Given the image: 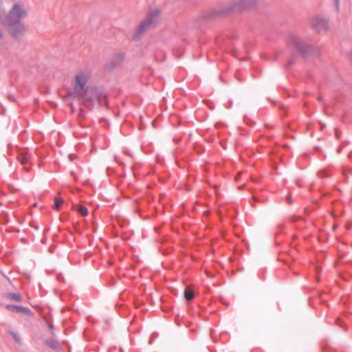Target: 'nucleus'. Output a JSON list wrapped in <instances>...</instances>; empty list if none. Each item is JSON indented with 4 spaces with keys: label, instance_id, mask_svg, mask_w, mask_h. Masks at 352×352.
Wrapping results in <instances>:
<instances>
[{
    "label": "nucleus",
    "instance_id": "13",
    "mask_svg": "<svg viewBox=\"0 0 352 352\" xmlns=\"http://www.w3.org/2000/svg\"><path fill=\"white\" fill-rule=\"evenodd\" d=\"M69 157L71 158L72 160H73L75 158L74 156H72V155H69Z\"/></svg>",
    "mask_w": 352,
    "mask_h": 352
},
{
    "label": "nucleus",
    "instance_id": "5",
    "mask_svg": "<svg viewBox=\"0 0 352 352\" xmlns=\"http://www.w3.org/2000/svg\"><path fill=\"white\" fill-rule=\"evenodd\" d=\"M6 308L8 309V310H10V311H14V312H23L25 314H29L30 313V311L29 309L28 308H25V307H19V306H15V305H7L6 306Z\"/></svg>",
    "mask_w": 352,
    "mask_h": 352
},
{
    "label": "nucleus",
    "instance_id": "4",
    "mask_svg": "<svg viewBox=\"0 0 352 352\" xmlns=\"http://www.w3.org/2000/svg\"><path fill=\"white\" fill-rule=\"evenodd\" d=\"M9 34L16 38L22 36L25 32V25L21 22L0 23Z\"/></svg>",
    "mask_w": 352,
    "mask_h": 352
},
{
    "label": "nucleus",
    "instance_id": "7",
    "mask_svg": "<svg viewBox=\"0 0 352 352\" xmlns=\"http://www.w3.org/2000/svg\"><path fill=\"white\" fill-rule=\"evenodd\" d=\"M64 204V199L62 198H55L54 200V209L56 210H59L61 208V206Z\"/></svg>",
    "mask_w": 352,
    "mask_h": 352
},
{
    "label": "nucleus",
    "instance_id": "14",
    "mask_svg": "<svg viewBox=\"0 0 352 352\" xmlns=\"http://www.w3.org/2000/svg\"><path fill=\"white\" fill-rule=\"evenodd\" d=\"M24 169H25V170H29V168L24 166Z\"/></svg>",
    "mask_w": 352,
    "mask_h": 352
},
{
    "label": "nucleus",
    "instance_id": "15",
    "mask_svg": "<svg viewBox=\"0 0 352 352\" xmlns=\"http://www.w3.org/2000/svg\"><path fill=\"white\" fill-rule=\"evenodd\" d=\"M337 1V3L338 4V0H336Z\"/></svg>",
    "mask_w": 352,
    "mask_h": 352
},
{
    "label": "nucleus",
    "instance_id": "2",
    "mask_svg": "<svg viewBox=\"0 0 352 352\" xmlns=\"http://www.w3.org/2000/svg\"><path fill=\"white\" fill-rule=\"evenodd\" d=\"M28 11L23 3H14L7 14L0 12V23L21 22Z\"/></svg>",
    "mask_w": 352,
    "mask_h": 352
},
{
    "label": "nucleus",
    "instance_id": "3",
    "mask_svg": "<svg viewBox=\"0 0 352 352\" xmlns=\"http://www.w3.org/2000/svg\"><path fill=\"white\" fill-rule=\"evenodd\" d=\"M161 11L158 8L152 10L146 17L140 23L137 28V34L140 35L145 32L153 25L155 24L160 16Z\"/></svg>",
    "mask_w": 352,
    "mask_h": 352
},
{
    "label": "nucleus",
    "instance_id": "10",
    "mask_svg": "<svg viewBox=\"0 0 352 352\" xmlns=\"http://www.w3.org/2000/svg\"><path fill=\"white\" fill-rule=\"evenodd\" d=\"M8 298L13 300H15V301H21V298L20 296L17 295V294H8Z\"/></svg>",
    "mask_w": 352,
    "mask_h": 352
},
{
    "label": "nucleus",
    "instance_id": "6",
    "mask_svg": "<svg viewBox=\"0 0 352 352\" xmlns=\"http://www.w3.org/2000/svg\"><path fill=\"white\" fill-rule=\"evenodd\" d=\"M18 160L20 163L25 166L30 161V155L28 153L23 152L18 156Z\"/></svg>",
    "mask_w": 352,
    "mask_h": 352
},
{
    "label": "nucleus",
    "instance_id": "11",
    "mask_svg": "<svg viewBox=\"0 0 352 352\" xmlns=\"http://www.w3.org/2000/svg\"><path fill=\"white\" fill-rule=\"evenodd\" d=\"M12 335L14 339L15 340V341L19 342L20 340L19 335L16 333H12Z\"/></svg>",
    "mask_w": 352,
    "mask_h": 352
},
{
    "label": "nucleus",
    "instance_id": "12",
    "mask_svg": "<svg viewBox=\"0 0 352 352\" xmlns=\"http://www.w3.org/2000/svg\"><path fill=\"white\" fill-rule=\"evenodd\" d=\"M3 32L1 31V30L0 29V40L3 38Z\"/></svg>",
    "mask_w": 352,
    "mask_h": 352
},
{
    "label": "nucleus",
    "instance_id": "9",
    "mask_svg": "<svg viewBox=\"0 0 352 352\" xmlns=\"http://www.w3.org/2000/svg\"><path fill=\"white\" fill-rule=\"evenodd\" d=\"M76 210L82 217H86L88 214L87 209L83 206H77Z\"/></svg>",
    "mask_w": 352,
    "mask_h": 352
},
{
    "label": "nucleus",
    "instance_id": "8",
    "mask_svg": "<svg viewBox=\"0 0 352 352\" xmlns=\"http://www.w3.org/2000/svg\"><path fill=\"white\" fill-rule=\"evenodd\" d=\"M184 298L186 300H191L194 298V293L189 287L186 288L184 291Z\"/></svg>",
    "mask_w": 352,
    "mask_h": 352
},
{
    "label": "nucleus",
    "instance_id": "1",
    "mask_svg": "<svg viewBox=\"0 0 352 352\" xmlns=\"http://www.w3.org/2000/svg\"><path fill=\"white\" fill-rule=\"evenodd\" d=\"M92 78V72L89 69H83L75 74L72 82V91L69 95L77 97L87 102L85 95L88 89V84Z\"/></svg>",
    "mask_w": 352,
    "mask_h": 352
}]
</instances>
